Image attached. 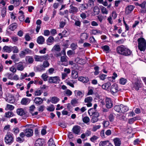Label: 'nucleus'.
Returning a JSON list of instances; mask_svg holds the SVG:
<instances>
[{"instance_id":"f257e3e1","label":"nucleus","mask_w":146,"mask_h":146,"mask_svg":"<svg viewBox=\"0 0 146 146\" xmlns=\"http://www.w3.org/2000/svg\"><path fill=\"white\" fill-rule=\"evenodd\" d=\"M116 50L118 54L125 56H129L132 54V51L123 45L118 46Z\"/></svg>"},{"instance_id":"f03ea898","label":"nucleus","mask_w":146,"mask_h":146,"mask_svg":"<svg viewBox=\"0 0 146 146\" xmlns=\"http://www.w3.org/2000/svg\"><path fill=\"white\" fill-rule=\"evenodd\" d=\"M5 141L7 145H11L14 141V137L12 133L8 132L4 138Z\"/></svg>"},{"instance_id":"7ed1b4c3","label":"nucleus","mask_w":146,"mask_h":146,"mask_svg":"<svg viewBox=\"0 0 146 146\" xmlns=\"http://www.w3.org/2000/svg\"><path fill=\"white\" fill-rule=\"evenodd\" d=\"M138 47L141 51H144L146 48V42L143 38H139L137 40Z\"/></svg>"},{"instance_id":"20e7f679","label":"nucleus","mask_w":146,"mask_h":146,"mask_svg":"<svg viewBox=\"0 0 146 146\" xmlns=\"http://www.w3.org/2000/svg\"><path fill=\"white\" fill-rule=\"evenodd\" d=\"M134 88L136 90H139L142 86V82L140 79L137 78L135 81L133 82Z\"/></svg>"},{"instance_id":"39448f33","label":"nucleus","mask_w":146,"mask_h":146,"mask_svg":"<svg viewBox=\"0 0 146 146\" xmlns=\"http://www.w3.org/2000/svg\"><path fill=\"white\" fill-rule=\"evenodd\" d=\"M110 92L111 93L114 95L119 91V88L117 84L114 83L110 87Z\"/></svg>"},{"instance_id":"423d86ee","label":"nucleus","mask_w":146,"mask_h":146,"mask_svg":"<svg viewBox=\"0 0 146 146\" xmlns=\"http://www.w3.org/2000/svg\"><path fill=\"white\" fill-rule=\"evenodd\" d=\"M24 131L27 137H31L33 135V130L31 128H27L24 130Z\"/></svg>"},{"instance_id":"0eeeda50","label":"nucleus","mask_w":146,"mask_h":146,"mask_svg":"<svg viewBox=\"0 0 146 146\" xmlns=\"http://www.w3.org/2000/svg\"><path fill=\"white\" fill-rule=\"evenodd\" d=\"M92 100L93 98L92 97H88L85 98L84 102L87 103L86 104V105L87 107H90L92 106Z\"/></svg>"},{"instance_id":"6e6552de","label":"nucleus","mask_w":146,"mask_h":146,"mask_svg":"<svg viewBox=\"0 0 146 146\" xmlns=\"http://www.w3.org/2000/svg\"><path fill=\"white\" fill-rule=\"evenodd\" d=\"M70 7L69 12L70 13L75 14L78 11V8L74 6L72 4L70 5Z\"/></svg>"},{"instance_id":"1a4fd4ad","label":"nucleus","mask_w":146,"mask_h":146,"mask_svg":"<svg viewBox=\"0 0 146 146\" xmlns=\"http://www.w3.org/2000/svg\"><path fill=\"white\" fill-rule=\"evenodd\" d=\"M59 77L56 76L50 77L49 79V82L50 83L57 84L59 83Z\"/></svg>"},{"instance_id":"9d476101","label":"nucleus","mask_w":146,"mask_h":146,"mask_svg":"<svg viewBox=\"0 0 146 146\" xmlns=\"http://www.w3.org/2000/svg\"><path fill=\"white\" fill-rule=\"evenodd\" d=\"M12 46H5L2 49L3 52L10 53L12 51Z\"/></svg>"},{"instance_id":"9b49d317","label":"nucleus","mask_w":146,"mask_h":146,"mask_svg":"<svg viewBox=\"0 0 146 146\" xmlns=\"http://www.w3.org/2000/svg\"><path fill=\"white\" fill-rule=\"evenodd\" d=\"M106 107L108 108H111L113 106L111 99L109 98H107L106 99Z\"/></svg>"},{"instance_id":"f8f14e48","label":"nucleus","mask_w":146,"mask_h":146,"mask_svg":"<svg viewBox=\"0 0 146 146\" xmlns=\"http://www.w3.org/2000/svg\"><path fill=\"white\" fill-rule=\"evenodd\" d=\"M81 127L78 125L74 126L72 129L73 131L75 134H78L80 133Z\"/></svg>"},{"instance_id":"ddd939ff","label":"nucleus","mask_w":146,"mask_h":146,"mask_svg":"<svg viewBox=\"0 0 146 146\" xmlns=\"http://www.w3.org/2000/svg\"><path fill=\"white\" fill-rule=\"evenodd\" d=\"M134 8L135 7L132 5L127 6L126 8V12L127 14L130 13L133 11Z\"/></svg>"},{"instance_id":"4468645a","label":"nucleus","mask_w":146,"mask_h":146,"mask_svg":"<svg viewBox=\"0 0 146 146\" xmlns=\"http://www.w3.org/2000/svg\"><path fill=\"white\" fill-rule=\"evenodd\" d=\"M8 78L11 80L13 79L15 80H17L19 78L18 76L14 74H9L8 75Z\"/></svg>"},{"instance_id":"2eb2a0df","label":"nucleus","mask_w":146,"mask_h":146,"mask_svg":"<svg viewBox=\"0 0 146 146\" xmlns=\"http://www.w3.org/2000/svg\"><path fill=\"white\" fill-rule=\"evenodd\" d=\"M75 96L78 98H80L84 96V94L80 91L79 90H75L74 91Z\"/></svg>"},{"instance_id":"dca6fc26","label":"nucleus","mask_w":146,"mask_h":146,"mask_svg":"<svg viewBox=\"0 0 146 146\" xmlns=\"http://www.w3.org/2000/svg\"><path fill=\"white\" fill-rule=\"evenodd\" d=\"M30 100L28 98H23L21 101V104L24 105H28L30 102Z\"/></svg>"},{"instance_id":"f3484780","label":"nucleus","mask_w":146,"mask_h":146,"mask_svg":"<svg viewBox=\"0 0 146 146\" xmlns=\"http://www.w3.org/2000/svg\"><path fill=\"white\" fill-rule=\"evenodd\" d=\"M44 141L40 139H38L35 142V146H42Z\"/></svg>"},{"instance_id":"a211bd4d","label":"nucleus","mask_w":146,"mask_h":146,"mask_svg":"<svg viewBox=\"0 0 146 146\" xmlns=\"http://www.w3.org/2000/svg\"><path fill=\"white\" fill-rule=\"evenodd\" d=\"M45 41V39L42 36H38L37 38V42L39 44H42Z\"/></svg>"},{"instance_id":"6ab92c4d","label":"nucleus","mask_w":146,"mask_h":146,"mask_svg":"<svg viewBox=\"0 0 146 146\" xmlns=\"http://www.w3.org/2000/svg\"><path fill=\"white\" fill-rule=\"evenodd\" d=\"M113 141L115 146H120L121 143L120 139L119 138H115L113 139Z\"/></svg>"},{"instance_id":"aec40b11","label":"nucleus","mask_w":146,"mask_h":146,"mask_svg":"<svg viewBox=\"0 0 146 146\" xmlns=\"http://www.w3.org/2000/svg\"><path fill=\"white\" fill-rule=\"evenodd\" d=\"M34 101L36 104L38 105L41 104L43 102L42 99L39 97L36 98Z\"/></svg>"},{"instance_id":"412c9836","label":"nucleus","mask_w":146,"mask_h":146,"mask_svg":"<svg viewBox=\"0 0 146 146\" xmlns=\"http://www.w3.org/2000/svg\"><path fill=\"white\" fill-rule=\"evenodd\" d=\"M111 86V84L110 82H107L104 84L102 86V88L106 90H109L110 87Z\"/></svg>"},{"instance_id":"4be33fe9","label":"nucleus","mask_w":146,"mask_h":146,"mask_svg":"<svg viewBox=\"0 0 146 146\" xmlns=\"http://www.w3.org/2000/svg\"><path fill=\"white\" fill-rule=\"evenodd\" d=\"M54 40V38L53 37L50 36L48 37L46 40V43L48 45H51Z\"/></svg>"},{"instance_id":"5701e85b","label":"nucleus","mask_w":146,"mask_h":146,"mask_svg":"<svg viewBox=\"0 0 146 146\" xmlns=\"http://www.w3.org/2000/svg\"><path fill=\"white\" fill-rule=\"evenodd\" d=\"M59 101V98L56 97H52L50 100V101L53 104H56Z\"/></svg>"},{"instance_id":"b1692460","label":"nucleus","mask_w":146,"mask_h":146,"mask_svg":"<svg viewBox=\"0 0 146 146\" xmlns=\"http://www.w3.org/2000/svg\"><path fill=\"white\" fill-rule=\"evenodd\" d=\"M91 33L94 35L98 34L101 35L102 32L100 30H99L97 29H93L91 31Z\"/></svg>"},{"instance_id":"393cba45","label":"nucleus","mask_w":146,"mask_h":146,"mask_svg":"<svg viewBox=\"0 0 146 146\" xmlns=\"http://www.w3.org/2000/svg\"><path fill=\"white\" fill-rule=\"evenodd\" d=\"M88 8V5L86 4H80L79 8L81 11H83L86 9Z\"/></svg>"},{"instance_id":"a878e982","label":"nucleus","mask_w":146,"mask_h":146,"mask_svg":"<svg viewBox=\"0 0 146 146\" xmlns=\"http://www.w3.org/2000/svg\"><path fill=\"white\" fill-rule=\"evenodd\" d=\"M35 60L36 61L42 62L43 61L42 56L35 55L34 56Z\"/></svg>"},{"instance_id":"bb28decb","label":"nucleus","mask_w":146,"mask_h":146,"mask_svg":"<svg viewBox=\"0 0 146 146\" xmlns=\"http://www.w3.org/2000/svg\"><path fill=\"white\" fill-rule=\"evenodd\" d=\"M88 37V35L86 33H82L80 36V38L83 40L86 39Z\"/></svg>"},{"instance_id":"cd10ccee","label":"nucleus","mask_w":146,"mask_h":146,"mask_svg":"<svg viewBox=\"0 0 146 146\" xmlns=\"http://www.w3.org/2000/svg\"><path fill=\"white\" fill-rule=\"evenodd\" d=\"M26 61L29 63L31 64L33 63L34 59L31 56H27L26 57Z\"/></svg>"},{"instance_id":"c85d7f7f","label":"nucleus","mask_w":146,"mask_h":146,"mask_svg":"<svg viewBox=\"0 0 146 146\" xmlns=\"http://www.w3.org/2000/svg\"><path fill=\"white\" fill-rule=\"evenodd\" d=\"M109 142L108 141H101L99 143L100 146H107Z\"/></svg>"},{"instance_id":"c756f323","label":"nucleus","mask_w":146,"mask_h":146,"mask_svg":"<svg viewBox=\"0 0 146 146\" xmlns=\"http://www.w3.org/2000/svg\"><path fill=\"white\" fill-rule=\"evenodd\" d=\"M114 109L115 111L118 112H121V104L119 105L115 106H114Z\"/></svg>"},{"instance_id":"7c9ffc66","label":"nucleus","mask_w":146,"mask_h":146,"mask_svg":"<svg viewBox=\"0 0 146 146\" xmlns=\"http://www.w3.org/2000/svg\"><path fill=\"white\" fill-rule=\"evenodd\" d=\"M17 27V24L16 23H13L9 26V29L11 31L14 30Z\"/></svg>"},{"instance_id":"2f4dec72","label":"nucleus","mask_w":146,"mask_h":146,"mask_svg":"<svg viewBox=\"0 0 146 146\" xmlns=\"http://www.w3.org/2000/svg\"><path fill=\"white\" fill-rule=\"evenodd\" d=\"M121 112H124L127 111L129 110L128 108L126 106L121 104Z\"/></svg>"},{"instance_id":"473e14b6","label":"nucleus","mask_w":146,"mask_h":146,"mask_svg":"<svg viewBox=\"0 0 146 146\" xmlns=\"http://www.w3.org/2000/svg\"><path fill=\"white\" fill-rule=\"evenodd\" d=\"M14 115L13 113L12 112L7 111L5 113V117L7 118H9L13 116Z\"/></svg>"},{"instance_id":"72a5a7b5","label":"nucleus","mask_w":146,"mask_h":146,"mask_svg":"<svg viewBox=\"0 0 146 146\" xmlns=\"http://www.w3.org/2000/svg\"><path fill=\"white\" fill-rule=\"evenodd\" d=\"M101 9L102 12L103 14L107 15L108 14V11L105 7L102 6L101 8Z\"/></svg>"},{"instance_id":"f704fd0d","label":"nucleus","mask_w":146,"mask_h":146,"mask_svg":"<svg viewBox=\"0 0 146 146\" xmlns=\"http://www.w3.org/2000/svg\"><path fill=\"white\" fill-rule=\"evenodd\" d=\"M94 0H89L88 3L86 4L88 5V7H92L94 6Z\"/></svg>"},{"instance_id":"c9c22d12","label":"nucleus","mask_w":146,"mask_h":146,"mask_svg":"<svg viewBox=\"0 0 146 146\" xmlns=\"http://www.w3.org/2000/svg\"><path fill=\"white\" fill-rule=\"evenodd\" d=\"M17 113L18 114L21 116L25 114L24 110L22 108L18 109L17 110Z\"/></svg>"},{"instance_id":"e433bc0d","label":"nucleus","mask_w":146,"mask_h":146,"mask_svg":"<svg viewBox=\"0 0 146 146\" xmlns=\"http://www.w3.org/2000/svg\"><path fill=\"white\" fill-rule=\"evenodd\" d=\"M17 69L18 70L22 71L24 69V67L21 63H19L17 65Z\"/></svg>"},{"instance_id":"4c0bfd02","label":"nucleus","mask_w":146,"mask_h":146,"mask_svg":"<svg viewBox=\"0 0 146 146\" xmlns=\"http://www.w3.org/2000/svg\"><path fill=\"white\" fill-rule=\"evenodd\" d=\"M113 76L109 78V80L112 82H114L115 78L117 76V74H113Z\"/></svg>"},{"instance_id":"58836bf2","label":"nucleus","mask_w":146,"mask_h":146,"mask_svg":"<svg viewBox=\"0 0 146 146\" xmlns=\"http://www.w3.org/2000/svg\"><path fill=\"white\" fill-rule=\"evenodd\" d=\"M127 80L123 78H121L119 80V83L122 85H124L127 82Z\"/></svg>"},{"instance_id":"ea45409f","label":"nucleus","mask_w":146,"mask_h":146,"mask_svg":"<svg viewBox=\"0 0 146 146\" xmlns=\"http://www.w3.org/2000/svg\"><path fill=\"white\" fill-rule=\"evenodd\" d=\"M6 14V9L5 7L2 8L1 11V15L3 17H4Z\"/></svg>"},{"instance_id":"a19ab883","label":"nucleus","mask_w":146,"mask_h":146,"mask_svg":"<svg viewBox=\"0 0 146 146\" xmlns=\"http://www.w3.org/2000/svg\"><path fill=\"white\" fill-rule=\"evenodd\" d=\"M13 53H17L19 52V50L17 46H12V51Z\"/></svg>"},{"instance_id":"79ce46f5","label":"nucleus","mask_w":146,"mask_h":146,"mask_svg":"<svg viewBox=\"0 0 146 146\" xmlns=\"http://www.w3.org/2000/svg\"><path fill=\"white\" fill-rule=\"evenodd\" d=\"M13 3H12L15 6H17L19 5L20 3V0H12Z\"/></svg>"},{"instance_id":"37998d69","label":"nucleus","mask_w":146,"mask_h":146,"mask_svg":"<svg viewBox=\"0 0 146 146\" xmlns=\"http://www.w3.org/2000/svg\"><path fill=\"white\" fill-rule=\"evenodd\" d=\"M94 12L95 15H98L100 12V9L98 7L96 6L94 8Z\"/></svg>"},{"instance_id":"c03bdc74","label":"nucleus","mask_w":146,"mask_h":146,"mask_svg":"<svg viewBox=\"0 0 146 146\" xmlns=\"http://www.w3.org/2000/svg\"><path fill=\"white\" fill-rule=\"evenodd\" d=\"M48 144L49 146H56L54 142L52 139H50L48 142Z\"/></svg>"},{"instance_id":"a18cd8bd","label":"nucleus","mask_w":146,"mask_h":146,"mask_svg":"<svg viewBox=\"0 0 146 146\" xmlns=\"http://www.w3.org/2000/svg\"><path fill=\"white\" fill-rule=\"evenodd\" d=\"M10 15L11 19L15 20L17 17L16 14L14 12L10 13Z\"/></svg>"},{"instance_id":"49530a36","label":"nucleus","mask_w":146,"mask_h":146,"mask_svg":"<svg viewBox=\"0 0 146 146\" xmlns=\"http://www.w3.org/2000/svg\"><path fill=\"white\" fill-rule=\"evenodd\" d=\"M53 50H55L57 51H59L60 50V46L58 45H55L53 47L52 50V51Z\"/></svg>"},{"instance_id":"de8ad7c7","label":"nucleus","mask_w":146,"mask_h":146,"mask_svg":"<svg viewBox=\"0 0 146 146\" xmlns=\"http://www.w3.org/2000/svg\"><path fill=\"white\" fill-rule=\"evenodd\" d=\"M66 95L68 96H70L72 94V92L70 90L67 89L65 91Z\"/></svg>"},{"instance_id":"09e8293b","label":"nucleus","mask_w":146,"mask_h":146,"mask_svg":"<svg viewBox=\"0 0 146 146\" xmlns=\"http://www.w3.org/2000/svg\"><path fill=\"white\" fill-rule=\"evenodd\" d=\"M50 65V64L47 61H44L42 65V66L44 68H47Z\"/></svg>"},{"instance_id":"8fccbe9b","label":"nucleus","mask_w":146,"mask_h":146,"mask_svg":"<svg viewBox=\"0 0 146 146\" xmlns=\"http://www.w3.org/2000/svg\"><path fill=\"white\" fill-rule=\"evenodd\" d=\"M47 109L49 111H53L54 110L55 107L53 105H52L48 107Z\"/></svg>"},{"instance_id":"3c124183","label":"nucleus","mask_w":146,"mask_h":146,"mask_svg":"<svg viewBox=\"0 0 146 146\" xmlns=\"http://www.w3.org/2000/svg\"><path fill=\"white\" fill-rule=\"evenodd\" d=\"M115 116L113 114H110L109 116V119L111 122H112L114 121Z\"/></svg>"},{"instance_id":"603ef678","label":"nucleus","mask_w":146,"mask_h":146,"mask_svg":"<svg viewBox=\"0 0 146 146\" xmlns=\"http://www.w3.org/2000/svg\"><path fill=\"white\" fill-rule=\"evenodd\" d=\"M97 19L99 21L102 23L104 19V16L102 15H100L97 16Z\"/></svg>"},{"instance_id":"864d4df0","label":"nucleus","mask_w":146,"mask_h":146,"mask_svg":"<svg viewBox=\"0 0 146 146\" xmlns=\"http://www.w3.org/2000/svg\"><path fill=\"white\" fill-rule=\"evenodd\" d=\"M100 127L101 126L100 125H94L92 128V131H95L97 129H100Z\"/></svg>"},{"instance_id":"5fc2aeb1","label":"nucleus","mask_w":146,"mask_h":146,"mask_svg":"<svg viewBox=\"0 0 146 146\" xmlns=\"http://www.w3.org/2000/svg\"><path fill=\"white\" fill-rule=\"evenodd\" d=\"M117 15V13L115 11H113L112 12L111 14L110 15L111 16V17H112L113 19H115L116 18Z\"/></svg>"},{"instance_id":"6e6d98bb","label":"nucleus","mask_w":146,"mask_h":146,"mask_svg":"<svg viewBox=\"0 0 146 146\" xmlns=\"http://www.w3.org/2000/svg\"><path fill=\"white\" fill-rule=\"evenodd\" d=\"M42 57L43 61L44 60H46V61H47L49 59V56L48 54H46L43 56H42Z\"/></svg>"},{"instance_id":"4d7b16f0","label":"nucleus","mask_w":146,"mask_h":146,"mask_svg":"<svg viewBox=\"0 0 146 146\" xmlns=\"http://www.w3.org/2000/svg\"><path fill=\"white\" fill-rule=\"evenodd\" d=\"M66 24V21H61L60 22L59 26L61 28H63Z\"/></svg>"},{"instance_id":"13d9d810","label":"nucleus","mask_w":146,"mask_h":146,"mask_svg":"<svg viewBox=\"0 0 146 146\" xmlns=\"http://www.w3.org/2000/svg\"><path fill=\"white\" fill-rule=\"evenodd\" d=\"M90 120V118L87 116L83 118V121L85 123H88Z\"/></svg>"},{"instance_id":"bf43d9fd","label":"nucleus","mask_w":146,"mask_h":146,"mask_svg":"<svg viewBox=\"0 0 146 146\" xmlns=\"http://www.w3.org/2000/svg\"><path fill=\"white\" fill-rule=\"evenodd\" d=\"M93 108H92L88 110V113L90 115H92L95 112Z\"/></svg>"},{"instance_id":"052dcab7","label":"nucleus","mask_w":146,"mask_h":146,"mask_svg":"<svg viewBox=\"0 0 146 146\" xmlns=\"http://www.w3.org/2000/svg\"><path fill=\"white\" fill-rule=\"evenodd\" d=\"M136 120V117L132 118L129 120L128 123L129 124H132Z\"/></svg>"},{"instance_id":"680f3d73","label":"nucleus","mask_w":146,"mask_h":146,"mask_svg":"<svg viewBox=\"0 0 146 146\" xmlns=\"http://www.w3.org/2000/svg\"><path fill=\"white\" fill-rule=\"evenodd\" d=\"M34 69L36 72H41L42 70L41 66H39L34 67Z\"/></svg>"},{"instance_id":"e2e57ef3","label":"nucleus","mask_w":146,"mask_h":146,"mask_svg":"<svg viewBox=\"0 0 146 146\" xmlns=\"http://www.w3.org/2000/svg\"><path fill=\"white\" fill-rule=\"evenodd\" d=\"M25 40L27 41H29L31 39V36L29 35V33H27L25 36Z\"/></svg>"},{"instance_id":"0e129e2a","label":"nucleus","mask_w":146,"mask_h":146,"mask_svg":"<svg viewBox=\"0 0 146 146\" xmlns=\"http://www.w3.org/2000/svg\"><path fill=\"white\" fill-rule=\"evenodd\" d=\"M42 78L45 81H46L48 78V76L45 74H43L42 75Z\"/></svg>"},{"instance_id":"69168bd1","label":"nucleus","mask_w":146,"mask_h":146,"mask_svg":"<svg viewBox=\"0 0 146 146\" xmlns=\"http://www.w3.org/2000/svg\"><path fill=\"white\" fill-rule=\"evenodd\" d=\"M71 103L72 105L74 106L78 104V100L77 99L72 100L71 101Z\"/></svg>"},{"instance_id":"338daca9","label":"nucleus","mask_w":146,"mask_h":146,"mask_svg":"<svg viewBox=\"0 0 146 146\" xmlns=\"http://www.w3.org/2000/svg\"><path fill=\"white\" fill-rule=\"evenodd\" d=\"M71 47L73 50H74L76 49L77 47V45L76 44L72 43L71 45Z\"/></svg>"},{"instance_id":"774afa93","label":"nucleus","mask_w":146,"mask_h":146,"mask_svg":"<svg viewBox=\"0 0 146 146\" xmlns=\"http://www.w3.org/2000/svg\"><path fill=\"white\" fill-rule=\"evenodd\" d=\"M102 48L104 50L108 52L110 50V47L107 45H105L102 47Z\"/></svg>"}]
</instances>
